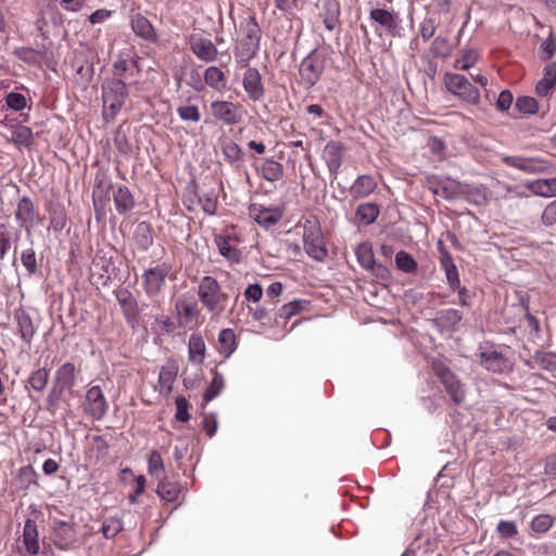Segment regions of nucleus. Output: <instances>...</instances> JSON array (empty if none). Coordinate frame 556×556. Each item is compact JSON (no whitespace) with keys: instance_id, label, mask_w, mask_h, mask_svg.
<instances>
[{"instance_id":"774afa93","label":"nucleus","mask_w":556,"mask_h":556,"mask_svg":"<svg viewBox=\"0 0 556 556\" xmlns=\"http://www.w3.org/2000/svg\"><path fill=\"white\" fill-rule=\"evenodd\" d=\"M497 531L503 538H513L517 534V527L510 521H501L497 526Z\"/></svg>"},{"instance_id":"9b49d317","label":"nucleus","mask_w":556,"mask_h":556,"mask_svg":"<svg viewBox=\"0 0 556 556\" xmlns=\"http://www.w3.org/2000/svg\"><path fill=\"white\" fill-rule=\"evenodd\" d=\"M429 189L435 195H440L446 200H456L468 192V187L457 180H428Z\"/></svg>"},{"instance_id":"f03ea898","label":"nucleus","mask_w":556,"mask_h":556,"mask_svg":"<svg viewBox=\"0 0 556 556\" xmlns=\"http://www.w3.org/2000/svg\"><path fill=\"white\" fill-rule=\"evenodd\" d=\"M128 97L126 84L118 78L108 79L102 84L103 118L115 119Z\"/></svg>"},{"instance_id":"bf43d9fd","label":"nucleus","mask_w":556,"mask_h":556,"mask_svg":"<svg viewBox=\"0 0 556 556\" xmlns=\"http://www.w3.org/2000/svg\"><path fill=\"white\" fill-rule=\"evenodd\" d=\"M479 54L476 50H468L464 55L456 61V67L467 70L476 64Z\"/></svg>"},{"instance_id":"4c0bfd02","label":"nucleus","mask_w":556,"mask_h":556,"mask_svg":"<svg viewBox=\"0 0 556 556\" xmlns=\"http://www.w3.org/2000/svg\"><path fill=\"white\" fill-rule=\"evenodd\" d=\"M441 264L444 268L446 280H447L450 287L452 289L458 288L459 283H460L458 270H457L455 264L453 263L451 256L447 254L443 255L441 258Z\"/></svg>"},{"instance_id":"58836bf2","label":"nucleus","mask_w":556,"mask_h":556,"mask_svg":"<svg viewBox=\"0 0 556 556\" xmlns=\"http://www.w3.org/2000/svg\"><path fill=\"white\" fill-rule=\"evenodd\" d=\"M49 379V371L46 368L34 370L28 377V384L37 392L45 390Z\"/></svg>"},{"instance_id":"ddd939ff","label":"nucleus","mask_w":556,"mask_h":556,"mask_svg":"<svg viewBox=\"0 0 556 556\" xmlns=\"http://www.w3.org/2000/svg\"><path fill=\"white\" fill-rule=\"evenodd\" d=\"M242 86L249 99L256 102L265 96V87L261 73L255 67H248L243 74Z\"/></svg>"},{"instance_id":"69168bd1","label":"nucleus","mask_w":556,"mask_h":556,"mask_svg":"<svg viewBox=\"0 0 556 556\" xmlns=\"http://www.w3.org/2000/svg\"><path fill=\"white\" fill-rule=\"evenodd\" d=\"M513 94L509 90H503L498 94L497 101H496V108L500 111H506L508 110L513 104Z\"/></svg>"},{"instance_id":"dca6fc26","label":"nucleus","mask_w":556,"mask_h":556,"mask_svg":"<svg viewBox=\"0 0 556 556\" xmlns=\"http://www.w3.org/2000/svg\"><path fill=\"white\" fill-rule=\"evenodd\" d=\"M76 379V368L73 363H65L58 368L55 372V387L51 391L48 402H52V397L56 390L62 393L63 390H70L74 387Z\"/></svg>"},{"instance_id":"a211bd4d","label":"nucleus","mask_w":556,"mask_h":556,"mask_svg":"<svg viewBox=\"0 0 556 556\" xmlns=\"http://www.w3.org/2000/svg\"><path fill=\"white\" fill-rule=\"evenodd\" d=\"M190 49L198 59L204 62H214L218 55L213 41L203 37H191Z\"/></svg>"},{"instance_id":"7ed1b4c3","label":"nucleus","mask_w":556,"mask_h":556,"mask_svg":"<svg viewBox=\"0 0 556 556\" xmlns=\"http://www.w3.org/2000/svg\"><path fill=\"white\" fill-rule=\"evenodd\" d=\"M241 29L245 35V41L240 48L235 50V55L239 62H248L256 54L260 49L261 28L254 16H249L242 24Z\"/></svg>"},{"instance_id":"412c9836","label":"nucleus","mask_w":556,"mask_h":556,"mask_svg":"<svg viewBox=\"0 0 556 556\" xmlns=\"http://www.w3.org/2000/svg\"><path fill=\"white\" fill-rule=\"evenodd\" d=\"M480 362L485 369L493 372H503L509 367L507 358L495 350H485L481 352Z\"/></svg>"},{"instance_id":"e433bc0d","label":"nucleus","mask_w":556,"mask_h":556,"mask_svg":"<svg viewBox=\"0 0 556 556\" xmlns=\"http://www.w3.org/2000/svg\"><path fill=\"white\" fill-rule=\"evenodd\" d=\"M220 353L229 356L236 350V334L232 329H223L218 334Z\"/></svg>"},{"instance_id":"423d86ee","label":"nucleus","mask_w":556,"mask_h":556,"mask_svg":"<svg viewBox=\"0 0 556 556\" xmlns=\"http://www.w3.org/2000/svg\"><path fill=\"white\" fill-rule=\"evenodd\" d=\"M502 161L509 167L519 169L526 174L552 173L553 164L540 156L506 155Z\"/></svg>"},{"instance_id":"5fc2aeb1","label":"nucleus","mask_w":556,"mask_h":556,"mask_svg":"<svg viewBox=\"0 0 556 556\" xmlns=\"http://www.w3.org/2000/svg\"><path fill=\"white\" fill-rule=\"evenodd\" d=\"M7 105L13 111H22L26 106V98L18 92H10L5 98Z\"/></svg>"},{"instance_id":"20e7f679","label":"nucleus","mask_w":556,"mask_h":556,"mask_svg":"<svg viewBox=\"0 0 556 556\" xmlns=\"http://www.w3.org/2000/svg\"><path fill=\"white\" fill-rule=\"evenodd\" d=\"M303 243L306 253L314 260L323 262L327 257V249L319 225L316 222L306 220L303 226Z\"/></svg>"},{"instance_id":"0eeeda50","label":"nucleus","mask_w":556,"mask_h":556,"mask_svg":"<svg viewBox=\"0 0 556 556\" xmlns=\"http://www.w3.org/2000/svg\"><path fill=\"white\" fill-rule=\"evenodd\" d=\"M446 89L468 103L476 104L480 100L479 90L460 74H446L444 77Z\"/></svg>"},{"instance_id":"1a4fd4ad","label":"nucleus","mask_w":556,"mask_h":556,"mask_svg":"<svg viewBox=\"0 0 556 556\" xmlns=\"http://www.w3.org/2000/svg\"><path fill=\"white\" fill-rule=\"evenodd\" d=\"M172 266L167 263L159 264L147 269L143 274L144 290L148 295H157L165 285V279L169 275Z\"/></svg>"},{"instance_id":"c85d7f7f","label":"nucleus","mask_w":556,"mask_h":556,"mask_svg":"<svg viewBox=\"0 0 556 556\" xmlns=\"http://www.w3.org/2000/svg\"><path fill=\"white\" fill-rule=\"evenodd\" d=\"M376 181L369 175L359 176L351 187V195L355 199L369 195L376 188Z\"/></svg>"},{"instance_id":"cd10ccee","label":"nucleus","mask_w":556,"mask_h":556,"mask_svg":"<svg viewBox=\"0 0 556 556\" xmlns=\"http://www.w3.org/2000/svg\"><path fill=\"white\" fill-rule=\"evenodd\" d=\"M159 480L156 488L157 495L169 503L177 501L181 492L180 486L176 482L169 481L166 476H163Z\"/></svg>"},{"instance_id":"473e14b6","label":"nucleus","mask_w":556,"mask_h":556,"mask_svg":"<svg viewBox=\"0 0 556 556\" xmlns=\"http://www.w3.org/2000/svg\"><path fill=\"white\" fill-rule=\"evenodd\" d=\"M379 216V207L375 203H363L356 208V217L365 225L372 224Z\"/></svg>"},{"instance_id":"bb28decb","label":"nucleus","mask_w":556,"mask_h":556,"mask_svg":"<svg viewBox=\"0 0 556 556\" xmlns=\"http://www.w3.org/2000/svg\"><path fill=\"white\" fill-rule=\"evenodd\" d=\"M113 198L116 211L119 214H125L130 211L135 205V200L129 189L124 186H118L113 191Z\"/></svg>"},{"instance_id":"6e6d98bb","label":"nucleus","mask_w":556,"mask_h":556,"mask_svg":"<svg viewBox=\"0 0 556 556\" xmlns=\"http://www.w3.org/2000/svg\"><path fill=\"white\" fill-rule=\"evenodd\" d=\"M553 525V519L549 515H539L536 516L532 522L531 528L535 532H546Z\"/></svg>"},{"instance_id":"7c9ffc66","label":"nucleus","mask_w":556,"mask_h":556,"mask_svg":"<svg viewBox=\"0 0 556 556\" xmlns=\"http://www.w3.org/2000/svg\"><path fill=\"white\" fill-rule=\"evenodd\" d=\"M116 299L122 306L126 318L135 317L137 314V302L130 291L122 289L116 292Z\"/></svg>"},{"instance_id":"2f4dec72","label":"nucleus","mask_w":556,"mask_h":556,"mask_svg":"<svg viewBox=\"0 0 556 556\" xmlns=\"http://www.w3.org/2000/svg\"><path fill=\"white\" fill-rule=\"evenodd\" d=\"M189 358L191 362L201 364L204 359L205 343L201 336L191 334L189 338Z\"/></svg>"},{"instance_id":"5701e85b","label":"nucleus","mask_w":556,"mask_h":556,"mask_svg":"<svg viewBox=\"0 0 556 556\" xmlns=\"http://www.w3.org/2000/svg\"><path fill=\"white\" fill-rule=\"evenodd\" d=\"M320 17L325 27L332 31L340 24V4L337 0H325Z\"/></svg>"},{"instance_id":"13d9d810","label":"nucleus","mask_w":556,"mask_h":556,"mask_svg":"<svg viewBox=\"0 0 556 556\" xmlns=\"http://www.w3.org/2000/svg\"><path fill=\"white\" fill-rule=\"evenodd\" d=\"M123 529L118 519H108L103 522L102 532L106 539L114 538Z\"/></svg>"},{"instance_id":"09e8293b","label":"nucleus","mask_w":556,"mask_h":556,"mask_svg":"<svg viewBox=\"0 0 556 556\" xmlns=\"http://www.w3.org/2000/svg\"><path fill=\"white\" fill-rule=\"evenodd\" d=\"M199 202L202 205L203 211L208 215L216 213L217 201L216 197L212 192H202L199 194Z\"/></svg>"},{"instance_id":"79ce46f5","label":"nucleus","mask_w":556,"mask_h":556,"mask_svg":"<svg viewBox=\"0 0 556 556\" xmlns=\"http://www.w3.org/2000/svg\"><path fill=\"white\" fill-rule=\"evenodd\" d=\"M149 473L157 479L164 475V462L157 451H152L148 457Z\"/></svg>"},{"instance_id":"052dcab7","label":"nucleus","mask_w":556,"mask_h":556,"mask_svg":"<svg viewBox=\"0 0 556 556\" xmlns=\"http://www.w3.org/2000/svg\"><path fill=\"white\" fill-rule=\"evenodd\" d=\"M263 288L260 283H252L244 290V298L249 302L257 303L263 296Z\"/></svg>"},{"instance_id":"c03bdc74","label":"nucleus","mask_w":556,"mask_h":556,"mask_svg":"<svg viewBox=\"0 0 556 556\" xmlns=\"http://www.w3.org/2000/svg\"><path fill=\"white\" fill-rule=\"evenodd\" d=\"M223 154L225 159L230 163L241 161L243 157L241 148L233 141H227L223 144Z\"/></svg>"},{"instance_id":"3c124183","label":"nucleus","mask_w":556,"mask_h":556,"mask_svg":"<svg viewBox=\"0 0 556 556\" xmlns=\"http://www.w3.org/2000/svg\"><path fill=\"white\" fill-rule=\"evenodd\" d=\"M441 323L448 328H454L462 320V314L457 309H446L440 313Z\"/></svg>"},{"instance_id":"ea45409f","label":"nucleus","mask_w":556,"mask_h":556,"mask_svg":"<svg viewBox=\"0 0 556 556\" xmlns=\"http://www.w3.org/2000/svg\"><path fill=\"white\" fill-rule=\"evenodd\" d=\"M357 261L361 266L370 269L375 265V257L371 248L366 243H361L355 251Z\"/></svg>"},{"instance_id":"a19ab883","label":"nucleus","mask_w":556,"mask_h":556,"mask_svg":"<svg viewBox=\"0 0 556 556\" xmlns=\"http://www.w3.org/2000/svg\"><path fill=\"white\" fill-rule=\"evenodd\" d=\"M515 109L521 114H535L539 111V102L533 97H519L515 102Z\"/></svg>"},{"instance_id":"0e129e2a","label":"nucleus","mask_w":556,"mask_h":556,"mask_svg":"<svg viewBox=\"0 0 556 556\" xmlns=\"http://www.w3.org/2000/svg\"><path fill=\"white\" fill-rule=\"evenodd\" d=\"M438 24V16L435 14L426 18L421 26V36L424 39H428L433 36L435 26Z\"/></svg>"},{"instance_id":"f257e3e1","label":"nucleus","mask_w":556,"mask_h":556,"mask_svg":"<svg viewBox=\"0 0 556 556\" xmlns=\"http://www.w3.org/2000/svg\"><path fill=\"white\" fill-rule=\"evenodd\" d=\"M198 296L202 306L215 317L226 309L229 294L223 292L219 282L212 276H204L198 286Z\"/></svg>"},{"instance_id":"39448f33","label":"nucleus","mask_w":556,"mask_h":556,"mask_svg":"<svg viewBox=\"0 0 556 556\" xmlns=\"http://www.w3.org/2000/svg\"><path fill=\"white\" fill-rule=\"evenodd\" d=\"M211 114L224 125L233 126L243 122L247 111L240 103L217 100L211 103Z\"/></svg>"},{"instance_id":"338daca9","label":"nucleus","mask_w":556,"mask_h":556,"mask_svg":"<svg viewBox=\"0 0 556 556\" xmlns=\"http://www.w3.org/2000/svg\"><path fill=\"white\" fill-rule=\"evenodd\" d=\"M427 144H428L430 151L434 155H437L439 159L443 157L444 151H445V146L441 139H439L437 137H431V138H429V141Z\"/></svg>"},{"instance_id":"4be33fe9","label":"nucleus","mask_w":556,"mask_h":556,"mask_svg":"<svg viewBox=\"0 0 556 556\" xmlns=\"http://www.w3.org/2000/svg\"><path fill=\"white\" fill-rule=\"evenodd\" d=\"M38 536L39 534L36 521L28 518L24 525L23 543L27 553L31 556L37 555L40 551Z\"/></svg>"},{"instance_id":"393cba45","label":"nucleus","mask_w":556,"mask_h":556,"mask_svg":"<svg viewBox=\"0 0 556 556\" xmlns=\"http://www.w3.org/2000/svg\"><path fill=\"white\" fill-rule=\"evenodd\" d=\"M15 319L17 321V328L21 338L28 344H30L33 337L36 332V327L33 323L30 315L24 309H17L15 312Z\"/></svg>"},{"instance_id":"aec40b11","label":"nucleus","mask_w":556,"mask_h":556,"mask_svg":"<svg viewBox=\"0 0 556 556\" xmlns=\"http://www.w3.org/2000/svg\"><path fill=\"white\" fill-rule=\"evenodd\" d=\"M175 307L185 325L194 321L200 315L198 303L191 295H180L176 301Z\"/></svg>"},{"instance_id":"f704fd0d","label":"nucleus","mask_w":556,"mask_h":556,"mask_svg":"<svg viewBox=\"0 0 556 556\" xmlns=\"http://www.w3.org/2000/svg\"><path fill=\"white\" fill-rule=\"evenodd\" d=\"M15 215L23 224L31 223L35 219V208L29 198L23 197L20 200Z\"/></svg>"},{"instance_id":"a878e982","label":"nucleus","mask_w":556,"mask_h":556,"mask_svg":"<svg viewBox=\"0 0 556 556\" xmlns=\"http://www.w3.org/2000/svg\"><path fill=\"white\" fill-rule=\"evenodd\" d=\"M527 187L534 195L544 198L556 197V177L535 179L530 181Z\"/></svg>"},{"instance_id":"49530a36","label":"nucleus","mask_w":556,"mask_h":556,"mask_svg":"<svg viewBox=\"0 0 556 556\" xmlns=\"http://www.w3.org/2000/svg\"><path fill=\"white\" fill-rule=\"evenodd\" d=\"M21 261L29 276H33L37 273L38 266L34 249L30 248L23 251L21 255Z\"/></svg>"},{"instance_id":"4d7b16f0","label":"nucleus","mask_w":556,"mask_h":556,"mask_svg":"<svg viewBox=\"0 0 556 556\" xmlns=\"http://www.w3.org/2000/svg\"><path fill=\"white\" fill-rule=\"evenodd\" d=\"M555 88L556 84L543 74V77L535 85V92L540 97H547Z\"/></svg>"},{"instance_id":"72a5a7b5","label":"nucleus","mask_w":556,"mask_h":556,"mask_svg":"<svg viewBox=\"0 0 556 556\" xmlns=\"http://www.w3.org/2000/svg\"><path fill=\"white\" fill-rule=\"evenodd\" d=\"M205 83L215 90H220L225 87L226 76L217 66H210L204 72Z\"/></svg>"},{"instance_id":"b1692460","label":"nucleus","mask_w":556,"mask_h":556,"mask_svg":"<svg viewBox=\"0 0 556 556\" xmlns=\"http://www.w3.org/2000/svg\"><path fill=\"white\" fill-rule=\"evenodd\" d=\"M257 174L267 181L274 182L279 180L283 175V166L273 159H264L256 166Z\"/></svg>"},{"instance_id":"37998d69","label":"nucleus","mask_w":556,"mask_h":556,"mask_svg":"<svg viewBox=\"0 0 556 556\" xmlns=\"http://www.w3.org/2000/svg\"><path fill=\"white\" fill-rule=\"evenodd\" d=\"M12 141L16 146L29 147L33 142V131L27 126H18L12 131Z\"/></svg>"},{"instance_id":"603ef678","label":"nucleus","mask_w":556,"mask_h":556,"mask_svg":"<svg viewBox=\"0 0 556 556\" xmlns=\"http://www.w3.org/2000/svg\"><path fill=\"white\" fill-rule=\"evenodd\" d=\"M431 51L435 56L445 58L451 53V45L447 39L443 37H437L432 42Z\"/></svg>"},{"instance_id":"f3484780","label":"nucleus","mask_w":556,"mask_h":556,"mask_svg":"<svg viewBox=\"0 0 556 556\" xmlns=\"http://www.w3.org/2000/svg\"><path fill=\"white\" fill-rule=\"evenodd\" d=\"M130 26L134 34L151 43L159 41V35L152 23L142 14L137 13L130 18Z\"/></svg>"},{"instance_id":"f8f14e48","label":"nucleus","mask_w":556,"mask_h":556,"mask_svg":"<svg viewBox=\"0 0 556 556\" xmlns=\"http://www.w3.org/2000/svg\"><path fill=\"white\" fill-rule=\"evenodd\" d=\"M109 408L108 401L100 387L93 386L86 393L85 410L93 419L101 420Z\"/></svg>"},{"instance_id":"8fccbe9b","label":"nucleus","mask_w":556,"mask_h":556,"mask_svg":"<svg viewBox=\"0 0 556 556\" xmlns=\"http://www.w3.org/2000/svg\"><path fill=\"white\" fill-rule=\"evenodd\" d=\"M177 114L182 121L199 122L201 114L197 105H181L177 109Z\"/></svg>"},{"instance_id":"2eb2a0df","label":"nucleus","mask_w":556,"mask_h":556,"mask_svg":"<svg viewBox=\"0 0 556 556\" xmlns=\"http://www.w3.org/2000/svg\"><path fill=\"white\" fill-rule=\"evenodd\" d=\"M248 212L252 219L266 229L275 226L282 216L278 208L264 207L256 203L251 204Z\"/></svg>"},{"instance_id":"9d476101","label":"nucleus","mask_w":556,"mask_h":556,"mask_svg":"<svg viewBox=\"0 0 556 556\" xmlns=\"http://www.w3.org/2000/svg\"><path fill=\"white\" fill-rule=\"evenodd\" d=\"M323 72L324 63L315 52L304 58L299 68L301 79L307 88L313 87L319 80Z\"/></svg>"},{"instance_id":"864d4df0","label":"nucleus","mask_w":556,"mask_h":556,"mask_svg":"<svg viewBox=\"0 0 556 556\" xmlns=\"http://www.w3.org/2000/svg\"><path fill=\"white\" fill-rule=\"evenodd\" d=\"M175 404H176V419L179 420V421H182V422H186L190 419V414H189V403L187 401L186 397L184 396H178L176 397L175 400Z\"/></svg>"},{"instance_id":"c9c22d12","label":"nucleus","mask_w":556,"mask_h":556,"mask_svg":"<svg viewBox=\"0 0 556 556\" xmlns=\"http://www.w3.org/2000/svg\"><path fill=\"white\" fill-rule=\"evenodd\" d=\"M370 18L388 30L396 27L395 16L384 9H374L370 11Z\"/></svg>"},{"instance_id":"680f3d73","label":"nucleus","mask_w":556,"mask_h":556,"mask_svg":"<svg viewBox=\"0 0 556 556\" xmlns=\"http://www.w3.org/2000/svg\"><path fill=\"white\" fill-rule=\"evenodd\" d=\"M302 309L301 301H292L282 305L279 309V316L281 318H290L296 315Z\"/></svg>"},{"instance_id":"4468645a","label":"nucleus","mask_w":556,"mask_h":556,"mask_svg":"<svg viewBox=\"0 0 556 556\" xmlns=\"http://www.w3.org/2000/svg\"><path fill=\"white\" fill-rule=\"evenodd\" d=\"M52 541L60 549H67L76 542L74 525L64 520H54L52 526Z\"/></svg>"},{"instance_id":"de8ad7c7","label":"nucleus","mask_w":556,"mask_h":556,"mask_svg":"<svg viewBox=\"0 0 556 556\" xmlns=\"http://www.w3.org/2000/svg\"><path fill=\"white\" fill-rule=\"evenodd\" d=\"M395 263L397 268L405 273H410L416 267V262L413 256L404 251L396 253Z\"/></svg>"},{"instance_id":"6e6552de","label":"nucleus","mask_w":556,"mask_h":556,"mask_svg":"<svg viewBox=\"0 0 556 556\" xmlns=\"http://www.w3.org/2000/svg\"><path fill=\"white\" fill-rule=\"evenodd\" d=\"M433 369L455 404H460L465 400V388L457 377L443 364L434 363Z\"/></svg>"},{"instance_id":"e2e57ef3","label":"nucleus","mask_w":556,"mask_h":556,"mask_svg":"<svg viewBox=\"0 0 556 556\" xmlns=\"http://www.w3.org/2000/svg\"><path fill=\"white\" fill-rule=\"evenodd\" d=\"M540 49L543 53L544 60H549L554 56L556 52V42L552 36V34L542 41Z\"/></svg>"},{"instance_id":"6ab92c4d","label":"nucleus","mask_w":556,"mask_h":556,"mask_svg":"<svg viewBox=\"0 0 556 556\" xmlns=\"http://www.w3.org/2000/svg\"><path fill=\"white\" fill-rule=\"evenodd\" d=\"M343 149L340 141H329L324 148L323 157L333 177L337 176L342 164Z\"/></svg>"},{"instance_id":"a18cd8bd","label":"nucleus","mask_w":556,"mask_h":556,"mask_svg":"<svg viewBox=\"0 0 556 556\" xmlns=\"http://www.w3.org/2000/svg\"><path fill=\"white\" fill-rule=\"evenodd\" d=\"M224 388V378L220 374L215 372L211 384L206 389L204 393V400L206 402L212 401L215 399L223 390Z\"/></svg>"},{"instance_id":"c756f323","label":"nucleus","mask_w":556,"mask_h":556,"mask_svg":"<svg viewBox=\"0 0 556 556\" xmlns=\"http://www.w3.org/2000/svg\"><path fill=\"white\" fill-rule=\"evenodd\" d=\"M134 240L140 250L147 251L153 243L150 225L146 222L139 223L135 229Z\"/></svg>"}]
</instances>
